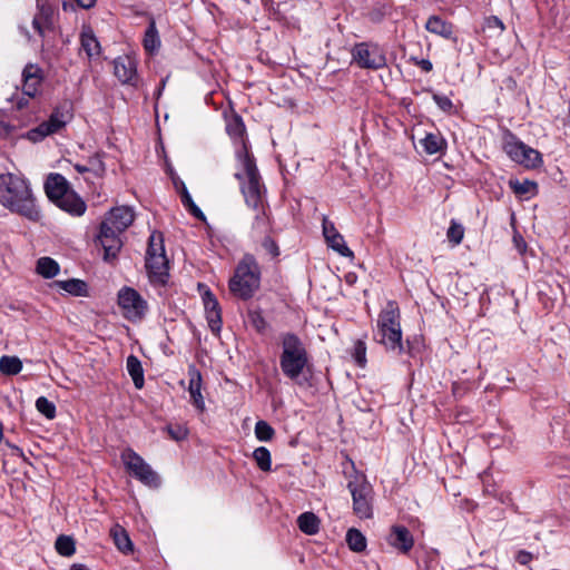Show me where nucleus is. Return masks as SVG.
<instances>
[{"mask_svg": "<svg viewBox=\"0 0 570 570\" xmlns=\"http://www.w3.org/2000/svg\"><path fill=\"white\" fill-rule=\"evenodd\" d=\"M412 60H414L415 65H417L425 72L431 71L432 68H433V65H432V62L429 59H421V60H419L416 58H412Z\"/></svg>", "mask_w": 570, "mask_h": 570, "instance_id": "nucleus-56", "label": "nucleus"}, {"mask_svg": "<svg viewBox=\"0 0 570 570\" xmlns=\"http://www.w3.org/2000/svg\"><path fill=\"white\" fill-rule=\"evenodd\" d=\"M532 559H533V554L525 550L518 551V553L515 556V560L522 566L530 563Z\"/></svg>", "mask_w": 570, "mask_h": 570, "instance_id": "nucleus-52", "label": "nucleus"}, {"mask_svg": "<svg viewBox=\"0 0 570 570\" xmlns=\"http://www.w3.org/2000/svg\"><path fill=\"white\" fill-rule=\"evenodd\" d=\"M281 346L279 366L284 376L299 386H309L305 372L311 373V363L304 342L297 334L286 332L281 335Z\"/></svg>", "mask_w": 570, "mask_h": 570, "instance_id": "nucleus-2", "label": "nucleus"}, {"mask_svg": "<svg viewBox=\"0 0 570 570\" xmlns=\"http://www.w3.org/2000/svg\"><path fill=\"white\" fill-rule=\"evenodd\" d=\"M114 73L124 85H138L137 60L129 55L119 56L114 60Z\"/></svg>", "mask_w": 570, "mask_h": 570, "instance_id": "nucleus-11", "label": "nucleus"}, {"mask_svg": "<svg viewBox=\"0 0 570 570\" xmlns=\"http://www.w3.org/2000/svg\"><path fill=\"white\" fill-rule=\"evenodd\" d=\"M88 169L97 177H101L105 174V163L102 161L99 154H96L88 159Z\"/></svg>", "mask_w": 570, "mask_h": 570, "instance_id": "nucleus-48", "label": "nucleus"}, {"mask_svg": "<svg viewBox=\"0 0 570 570\" xmlns=\"http://www.w3.org/2000/svg\"><path fill=\"white\" fill-rule=\"evenodd\" d=\"M70 570H90L86 564L75 563L70 567Z\"/></svg>", "mask_w": 570, "mask_h": 570, "instance_id": "nucleus-61", "label": "nucleus"}, {"mask_svg": "<svg viewBox=\"0 0 570 570\" xmlns=\"http://www.w3.org/2000/svg\"><path fill=\"white\" fill-rule=\"evenodd\" d=\"M23 94L29 98L37 95L43 80L42 69L35 63H27L22 70Z\"/></svg>", "mask_w": 570, "mask_h": 570, "instance_id": "nucleus-17", "label": "nucleus"}, {"mask_svg": "<svg viewBox=\"0 0 570 570\" xmlns=\"http://www.w3.org/2000/svg\"><path fill=\"white\" fill-rule=\"evenodd\" d=\"M80 43L89 59L100 55V43L90 28L81 32Z\"/></svg>", "mask_w": 570, "mask_h": 570, "instance_id": "nucleus-26", "label": "nucleus"}, {"mask_svg": "<svg viewBox=\"0 0 570 570\" xmlns=\"http://www.w3.org/2000/svg\"><path fill=\"white\" fill-rule=\"evenodd\" d=\"M0 203L29 220L41 219V210L36 204L29 183L17 175H0Z\"/></svg>", "mask_w": 570, "mask_h": 570, "instance_id": "nucleus-1", "label": "nucleus"}, {"mask_svg": "<svg viewBox=\"0 0 570 570\" xmlns=\"http://www.w3.org/2000/svg\"><path fill=\"white\" fill-rule=\"evenodd\" d=\"M345 539L348 548L354 552H363L366 549V538L355 528L347 530Z\"/></svg>", "mask_w": 570, "mask_h": 570, "instance_id": "nucleus-35", "label": "nucleus"}, {"mask_svg": "<svg viewBox=\"0 0 570 570\" xmlns=\"http://www.w3.org/2000/svg\"><path fill=\"white\" fill-rule=\"evenodd\" d=\"M387 542L399 552L406 554L414 546V538L404 525H393L387 537Z\"/></svg>", "mask_w": 570, "mask_h": 570, "instance_id": "nucleus-15", "label": "nucleus"}, {"mask_svg": "<svg viewBox=\"0 0 570 570\" xmlns=\"http://www.w3.org/2000/svg\"><path fill=\"white\" fill-rule=\"evenodd\" d=\"M255 436L261 442H268L275 435L274 428L266 421L259 420L255 424Z\"/></svg>", "mask_w": 570, "mask_h": 570, "instance_id": "nucleus-42", "label": "nucleus"}, {"mask_svg": "<svg viewBox=\"0 0 570 570\" xmlns=\"http://www.w3.org/2000/svg\"><path fill=\"white\" fill-rule=\"evenodd\" d=\"M56 550L60 556L70 557L76 552L75 540L65 534H60L55 543Z\"/></svg>", "mask_w": 570, "mask_h": 570, "instance_id": "nucleus-40", "label": "nucleus"}, {"mask_svg": "<svg viewBox=\"0 0 570 570\" xmlns=\"http://www.w3.org/2000/svg\"><path fill=\"white\" fill-rule=\"evenodd\" d=\"M151 254L153 256H156L157 254H166L164 236L160 232H153L149 236L146 257H150Z\"/></svg>", "mask_w": 570, "mask_h": 570, "instance_id": "nucleus-39", "label": "nucleus"}, {"mask_svg": "<svg viewBox=\"0 0 570 570\" xmlns=\"http://www.w3.org/2000/svg\"><path fill=\"white\" fill-rule=\"evenodd\" d=\"M3 129L6 134L10 132L11 127L9 125H3Z\"/></svg>", "mask_w": 570, "mask_h": 570, "instance_id": "nucleus-63", "label": "nucleus"}, {"mask_svg": "<svg viewBox=\"0 0 570 570\" xmlns=\"http://www.w3.org/2000/svg\"><path fill=\"white\" fill-rule=\"evenodd\" d=\"M27 138L32 141V142H39L41 141L45 137H43V134L40 131V129L37 127L30 129L28 132H27Z\"/></svg>", "mask_w": 570, "mask_h": 570, "instance_id": "nucleus-53", "label": "nucleus"}, {"mask_svg": "<svg viewBox=\"0 0 570 570\" xmlns=\"http://www.w3.org/2000/svg\"><path fill=\"white\" fill-rule=\"evenodd\" d=\"M126 469L131 475L139 480L145 485L150 488H158L160 485L159 475L151 469V466L134 450L128 449L121 455Z\"/></svg>", "mask_w": 570, "mask_h": 570, "instance_id": "nucleus-8", "label": "nucleus"}, {"mask_svg": "<svg viewBox=\"0 0 570 570\" xmlns=\"http://www.w3.org/2000/svg\"><path fill=\"white\" fill-rule=\"evenodd\" d=\"M254 210L256 214L253 222V229L258 230L259 233L266 232L268 228V217L266 214L265 205H263V207L259 209Z\"/></svg>", "mask_w": 570, "mask_h": 570, "instance_id": "nucleus-47", "label": "nucleus"}, {"mask_svg": "<svg viewBox=\"0 0 570 570\" xmlns=\"http://www.w3.org/2000/svg\"><path fill=\"white\" fill-rule=\"evenodd\" d=\"M111 537L114 539L116 547L122 553L129 554L134 551L132 542H131L127 531L122 527H120L118 524L115 525L111 529Z\"/></svg>", "mask_w": 570, "mask_h": 570, "instance_id": "nucleus-30", "label": "nucleus"}, {"mask_svg": "<svg viewBox=\"0 0 570 570\" xmlns=\"http://www.w3.org/2000/svg\"><path fill=\"white\" fill-rule=\"evenodd\" d=\"M135 213L131 207L119 206L110 209L101 224H108V227L115 232L124 233L134 222Z\"/></svg>", "mask_w": 570, "mask_h": 570, "instance_id": "nucleus-13", "label": "nucleus"}, {"mask_svg": "<svg viewBox=\"0 0 570 570\" xmlns=\"http://www.w3.org/2000/svg\"><path fill=\"white\" fill-rule=\"evenodd\" d=\"M352 60L362 69L377 70L386 66L383 49L373 42L355 43L351 50Z\"/></svg>", "mask_w": 570, "mask_h": 570, "instance_id": "nucleus-7", "label": "nucleus"}, {"mask_svg": "<svg viewBox=\"0 0 570 570\" xmlns=\"http://www.w3.org/2000/svg\"><path fill=\"white\" fill-rule=\"evenodd\" d=\"M118 305L124 316L131 321H140L147 312V302L134 288L125 286L118 292Z\"/></svg>", "mask_w": 570, "mask_h": 570, "instance_id": "nucleus-9", "label": "nucleus"}, {"mask_svg": "<svg viewBox=\"0 0 570 570\" xmlns=\"http://www.w3.org/2000/svg\"><path fill=\"white\" fill-rule=\"evenodd\" d=\"M203 303L210 331L215 334H219L223 325L222 309L217 298L209 289L203 294Z\"/></svg>", "mask_w": 570, "mask_h": 570, "instance_id": "nucleus-14", "label": "nucleus"}, {"mask_svg": "<svg viewBox=\"0 0 570 570\" xmlns=\"http://www.w3.org/2000/svg\"><path fill=\"white\" fill-rule=\"evenodd\" d=\"M262 246L273 258H276L281 253L277 243L269 236L263 239Z\"/></svg>", "mask_w": 570, "mask_h": 570, "instance_id": "nucleus-50", "label": "nucleus"}, {"mask_svg": "<svg viewBox=\"0 0 570 570\" xmlns=\"http://www.w3.org/2000/svg\"><path fill=\"white\" fill-rule=\"evenodd\" d=\"M53 204L72 216L83 215L87 208L83 199L73 190L67 193Z\"/></svg>", "mask_w": 570, "mask_h": 570, "instance_id": "nucleus-19", "label": "nucleus"}, {"mask_svg": "<svg viewBox=\"0 0 570 570\" xmlns=\"http://www.w3.org/2000/svg\"><path fill=\"white\" fill-rule=\"evenodd\" d=\"M520 155L521 157L519 158L518 164L528 169H535L543 164L542 155L530 146H528L525 150Z\"/></svg>", "mask_w": 570, "mask_h": 570, "instance_id": "nucleus-32", "label": "nucleus"}, {"mask_svg": "<svg viewBox=\"0 0 570 570\" xmlns=\"http://www.w3.org/2000/svg\"><path fill=\"white\" fill-rule=\"evenodd\" d=\"M335 233H338L335 228L334 224L328 222L326 218L323 220V235L325 237V240L327 237L335 235Z\"/></svg>", "mask_w": 570, "mask_h": 570, "instance_id": "nucleus-54", "label": "nucleus"}, {"mask_svg": "<svg viewBox=\"0 0 570 570\" xmlns=\"http://www.w3.org/2000/svg\"><path fill=\"white\" fill-rule=\"evenodd\" d=\"M38 128L40 129V131L43 134V137L46 138L47 136H50L52 134H56L58 132L56 130V128H53L51 125H50V121L49 120H46V121H42L40 125H38Z\"/></svg>", "mask_w": 570, "mask_h": 570, "instance_id": "nucleus-55", "label": "nucleus"}, {"mask_svg": "<svg viewBox=\"0 0 570 570\" xmlns=\"http://www.w3.org/2000/svg\"><path fill=\"white\" fill-rule=\"evenodd\" d=\"M236 156L243 165L244 173H236L234 176L240 183L245 204L252 209H259L265 205L266 187L262 181L255 157L245 145L236 151Z\"/></svg>", "mask_w": 570, "mask_h": 570, "instance_id": "nucleus-4", "label": "nucleus"}, {"mask_svg": "<svg viewBox=\"0 0 570 570\" xmlns=\"http://www.w3.org/2000/svg\"><path fill=\"white\" fill-rule=\"evenodd\" d=\"M122 233L115 232L108 227V224H100L99 234L96 238V245L104 249V261L106 263H114L118 258V254L122 247L120 235Z\"/></svg>", "mask_w": 570, "mask_h": 570, "instance_id": "nucleus-10", "label": "nucleus"}, {"mask_svg": "<svg viewBox=\"0 0 570 570\" xmlns=\"http://www.w3.org/2000/svg\"><path fill=\"white\" fill-rule=\"evenodd\" d=\"M347 489L353 499V512L361 519L373 517V487L364 473L357 471L352 463V471L346 474Z\"/></svg>", "mask_w": 570, "mask_h": 570, "instance_id": "nucleus-6", "label": "nucleus"}, {"mask_svg": "<svg viewBox=\"0 0 570 570\" xmlns=\"http://www.w3.org/2000/svg\"><path fill=\"white\" fill-rule=\"evenodd\" d=\"M36 409L49 420L56 417V405L46 396H40L36 400Z\"/></svg>", "mask_w": 570, "mask_h": 570, "instance_id": "nucleus-45", "label": "nucleus"}, {"mask_svg": "<svg viewBox=\"0 0 570 570\" xmlns=\"http://www.w3.org/2000/svg\"><path fill=\"white\" fill-rule=\"evenodd\" d=\"M327 245L344 257H352L353 252L346 246L344 237L340 233H335L327 237Z\"/></svg>", "mask_w": 570, "mask_h": 570, "instance_id": "nucleus-41", "label": "nucleus"}, {"mask_svg": "<svg viewBox=\"0 0 570 570\" xmlns=\"http://www.w3.org/2000/svg\"><path fill=\"white\" fill-rule=\"evenodd\" d=\"M59 271V264L51 257H41L37 262V273L45 278L55 277Z\"/></svg>", "mask_w": 570, "mask_h": 570, "instance_id": "nucleus-33", "label": "nucleus"}, {"mask_svg": "<svg viewBox=\"0 0 570 570\" xmlns=\"http://www.w3.org/2000/svg\"><path fill=\"white\" fill-rule=\"evenodd\" d=\"M425 29L445 39H453L454 27L451 22L442 19L440 16H431L426 23Z\"/></svg>", "mask_w": 570, "mask_h": 570, "instance_id": "nucleus-24", "label": "nucleus"}, {"mask_svg": "<svg viewBox=\"0 0 570 570\" xmlns=\"http://www.w3.org/2000/svg\"><path fill=\"white\" fill-rule=\"evenodd\" d=\"M57 285L73 296H88V285L85 281L70 278L67 281H58Z\"/></svg>", "mask_w": 570, "mask_h": 570, "instance_id": "nucleus-31", "label": "nucleus"}, {"mask_svg": "<svg viewBox=\"0 0 570 570\" xmlns=\"http://www.w3.org/2000/svg\"><path fill=\"white\" fill-rule=\"evenodd\" d=\"M160 47V39L155 21L151 19L144 36V48L153 53Z\"/></svg>", "mask_w": 570, "mask_h": 570, "instance_id": "nucleus-34", "label": "nucleus"}, {"mask_svg": "<svg viewBox=\"0 0 570 570\" xmlns=\"http://www.w3.org/2000/svg\"><path fill=\"white\" fill-rule=\"evenodd\" d=\"M421 145L426 154L434 155L446 148V140L440 134L430 132L421 139Z\"/></svg>", "mask_w": 570, "mask_h": 570, "instance_id": "nucleus-28", "label": "nucleus"}, {"mask_svg": "<svg viewBox=\"0 0 570 570\" xmlns=\"http://www.w3.org/2000/svg\"><path fill=\"white\" fill-rule=\"evenodd\" d=\"M2 436H3V430H2V424L0 423V441L2 440Z\"/></svg>", "mask_w": 570, "mask_h": 570, "instance_id": "nucleus-64", "label": "nucleus"}, {"mask_svg": "<svg viewBox=\"0 0 570 570\" xmlns=\"http://www.w3.org/2000/svg\"><path fill=\"white\" fill-rule=\"evenodd\" d=\"M73 117V107L71 101H63L57 106L49 116L50 125L57 131L62 129Z\"/></svg>", "mask_w": 570, "mask_h": 570, "instance_id": "nucleus-21", "label": "nucleus"}, {"mask_svg": "<svg viewBox=\"0 0 570 570\" xmlns=\"http://www.w3.org/2000/svg\"><path fill=\"white\" fill-rule=\"evenodd\" d=\"M226 131L232 139L239 140L242 144L239 149H243L245 145L249 150L248 141L245 138L246 127L243 118L238 114L233 111L232 116L227 118Z\"/></svg>", "mask_w": 570, "mask_h": 570, "instance_id": "nucleus-22", "label": "nucleus"}, {"mask_svg": "<svg viewBox=\"0 0 570 570\" xmlns=\"http://www.w3.org/2000/svg\"><path fill=\"white\" fill-rule=\"evenodd\" d=\"M149 279L155 285H166L169 278V262L166 254L150 255L145 263Z\"/></svg>", "mask_w": 570, "mask_h": 570, "instance_id": "nucleus-12", "label": "nucleus"}, {"mask_svg": "<svg viewBox=\"0 0 570 570\" xmlns=\"http://www.w3.org/2000/svg\"><path fill=\"white\" fill-rule=\"evenodd\" d=\"M38 12L33 17L32 27L40 37L45 36V26L51 24L52 9L42 0H37Z\"/></svg>", "mask_w": 570, "mask_h": 570, "instance_id": "nucleus-23", "label": "nucleus"}, {"mask_svg": "<svg viewBox=\"0 0 570 570\" xmlns=\"http://www.w3.org/2000/svg\"><path fill=\"white\" fill-rule=\"evenodd\" d=\"M22 370V362L18 356L3 355L0 357V372L4 375H17Z\"/></svg>", "mask_w": 570, "mask_h": 570, "instance_id": "nucleus-36", "label": "nucleus"}, {"mask_svg": "<svg viewBox=\"0 0 570 570\" xmlns=\"http://www.w3.org/2000/svg\"><path fill=\"white\" fill-rule=\"evenodd\" d=\"M446 237L449 242L453 243V245H459L463 240L464 237V227L462 224L458 223L455 219H451L450 226L446 232Z\"/></svg>", "mask_w": 570, "mask_h": 570, "instance_id": "nucleus-43", "label": "nucleus"}, {"mask_svg": "<svg viewBox=\"0 0 570 570\" xmlns=\"http://www.w3.org/2000/svg\"><path fill=\"white\" fill-rule=\"evenodd\" d=\"M432 99H433V101L438 105V107L442 111H444L446 114H454L455 112L454 111V105H453L452 100L448 96L433 92L432 94Z\"/></svg>", "mask_w": 570, "mask_h": 570, "instance_id": "nucleus-49", "label": "nucleus"}, {"mask_svg": "<svg viewBox=\"0 0 570 570\" xmlns=\"http://www.w3.org/2000/svg\"><path fill=\"white\" fill-rule=\"evenodd\" d=\"M352 357L355 364L360 367L366 365V344L363 340H356L353 345Z\"/></svg>", "mask_w": 570, "mask_h": 570, "instance_id": "nucleus-44", "label": "nucleus"}, {"mask_svg": "<svg viewBox=\"0 0 570 570\" xmlns=\"http://www.w3.org/2000/svg\"><path fill=\"white\" fill-rule=\"evenodd\" d=\"M165 430L167 431L170 439L177 442L185 440L188 435V429L185 425L178 423L167 424Z\"/></svg>", "mask_w": 570, "mask_h": 570, "instance_id": "nucleus-46", "label": "nucleus"}, {"mask_svg": "<svg viewBox=\"0 0 570 570\" xmlns=\"http://www.w3.org/2000/svg\"><path fill=\"white\" fill-rule=\"evenodd\" d=\"M528 145L521 141L514 134L507 131L503 137V150L511 160L518 163L519 158Z\"/></svg>", "mask_w": 570, "mask_h": 570, "instance_id": "nucleus-25", "label": "nucleus"}, {"mask_svg": "<svg viewBox=\"0 0 570 570\" xmlns=\"http://www.w3.org/2000/svg\"><path fill=\"white\" fill-rule=\"evenodd\" d=\"M188 375H189L188 392L190 395L191 403L197 410L204 411L205 402H204V397L202 395V374L195 367V365H190L188 367Z\"/></svg>", "mask_w": 570, "mask_h": 570, "instance_id": "nucleus-20", "label": "nucleus"}, {"mask_svg": "<svg viewBox=\"0 0 570 570\" xmlns=\"http://www.w3.org/2000/svg\"><path fill=\"white\" fill-rule=\"evenodd\" d=\"M75 169H76L79 174L90 173V171H89V169H88V166H83V165H79V164H76V165H75Z\"/></svg>", "mask_w": 570, "mask_h": 570, "instance_id": "nucleus-60", "label": "nucleus"}, {"mask_svg": "<svg viewBox=\"0 0 570 570\" xmlns=\"http://www.w3.org/2000/svg\"><path fill=\"white\" fill-rule=\"evenodd\" d=\"M261 286V267L252 254H245L229 281L230 292L243 301L250 299Z\"/></svg>", "mask_w": 570, "mask_h": 570, "instance_id": "nucleus-5", "label": "nucleus"}, {"mask_svg": "<svg viewBox=\"0 0 570 570\" xmlns=\"http://www.w3.org/2000/svg\"><path fill=\"white\" fill-rule=\"evenodd\" d=\"M488 24L489 27H498L501 30L504 29L503 22L498 17L494 16L488 20Z\"/></svg>", "mask_w": 570, "mask_h": 570, "instance_id": "nucleus-58", "label": "nucleus"}, {"mask_svg": "<svg viewBox=\"0 0 570 570\" xmlns=\"http://www.w3.org/2000/svg\"><path fill=\"white\" fill-rule=\"evenodd\" d=\"M509 186L515 195L535 194L538 190V184L529 179H524L523 181L510 179Z\"/></svg>", "mask_w": 570, "mask_h": 570, "instance_id": "nucleus-38", "label": "nucleus"}, {"mask_svg": "<svg viewBox=\"0 0 570 570\" xmlns=\"http://www.w3.org/2000/svg\"><path fill=\"white\" fill-rule=\"evenodd\" d=\"M171 180L175 189L180 195V200L187 212L195 218L206 222V216L203 210L193 200L185 183L174 173H171Z\"/></svg>", "mask_w": 570, "mask_h": 570, "instance_id": "nucleus-18", "label": "nucleus"}, {"mask_svg": "<svg viewBox=\"0 0 570 570\" xmlns=\"http://www.w3.org/2000/svg\"><path fill=\"white\" fill-rule=\"evenodd\" d=\"M252 324L258 333H264L267 327L266 320L259 313H256L252 316Z\"/></svg>", "mask_w": 570, "mask_h": 570, "instance_id": "nucleus-51", "label": "nucleus"}, {"mask_svg": "<svg viewBox=\"0 0 570 570\" xmlns=\"http://www.w3.org/2000/svg\"><path fill=\"white\" fill-rule=\"evenodd\" d=\"M297 525L303 533L314 535L320 531V519L313 512H304L298 515Z\"/></svg>", "mask_w": 570, "mask_h": 570, "instance_id": "nucleus-29", "label": "nucleus"}, {"mask_svg": "<svg viewBox=\"0 0 570 570\" xmlns=\"http://www.w3.org/2000/svg\"><path fill=\"white\" fill-rule=\"evenodd\" d=\"M76 3L82 9H90L96 4L97 0H75Z\"/></svg>", "mask_w": 570, "mask_h": 570, "instance_id": "nucleus-57", "label": "nucleus"}, {"mask_svg": "<svg viewBox=\"0 0 570 570\" xmlns=\"http://www.w3.org/2000/svg\"><path fill=\"white\" fill-rule=\"evenodd\" d=\"M401 313L395 301H389L386 306L380 312L377 317V328L374 332V340L384 346L387 353L394 356L409 354L414 356V347L406 340V344L402 340Z\"/></svg>", "mask_w": 570, "mask_h": 570, "instance_id": "nucleus-3", "label": "nucleus"}, {"mask_svg": "<svg viewBox=\"0 0 570 570\" xmlns=\"http://www.w3.org/2000/svg\"><path fill=\"white\" fill-rule=\"evenodd\" d=\"M273 3H274V1H273V0H262V4H263L265 8H267V7L272 6Z\"/></svg>", "mask_w": 570, "mask_h": 570, "instance_id": "nucleus-62", "label": "nucleus"}, {"mask_svg": "<svg viewBox=\"0 0 570 570\" xmlns=\"http://www.w3.org/2000/svg\"><path fill=\"white\" fill-rule=\"evenodd\" d=\"M126 368L132 379L135 387L142 389L145 380L142 365L139 358L135 355H129L126 361Z\"/></svg>", "mask_w": 570, "mask_h": 570, "instance_id": "nucleus-27", "label": "nucleus"}, {"mask_svg": "<svg viewBox=\"0 0 570 570\" xmlns=\"http://www.w3.org/2000/svg\"><path fill=\"white\" fill-rule=\"evenodd\" d=\"M28 104L29 99L21 97L16 101V108L22 110Z\"/></svg>", "mask_w": 570, "mask_h": 570, "instance_id": "nucleus-59", "label": "nucleus"}, {"mask_svg": "<svg viewBox=\"0 0 570 570\" xmlns=\"http://www.w3.org/2000/svg\"><path fill=\"white\" fill-rule=\"evenodd\" d=\"M253 459L262 471L269 472L272 470V456L267 448L258 446L255 449L253 452Z\"/></svg>", "mask_w": 570, "mask_h": 570, "instance_id": "nucleus-37", "label": "nucleus"}, {"mask_svg": "<svg viewBox=\"0 0 570 570\" xmlns=\"http://www.w3.org/2000/svg\"><path fill=\"white\" fill-rule=\"evenodd\" d=\"M71 190L72 189L70 188V185L63 175L59 173H50L47 176V179L45 181V191L47 197L52 203L57 202L63 195L70 193Z\"/></svg>", "mask_w": 570, "mask_h": 570, "instance_id": "nucleus-16", "label": "nucleus"}]
</instances>
